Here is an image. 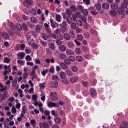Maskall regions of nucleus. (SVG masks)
<instances>
[{
  "instance_id": "1",
  "label": "nucleus",
  "mask_w": 128,
  "mask_h": 128,
  "mask_svg": "<svg viewBox=\"0 0 128 128\" xmlns=\"http://www.w3.org/2000/svg\"><path fill=\"white\" fill-rule=\"evenodd\" d=\"M50 95L52 100L56 101L58 100V98L56 92H51Z\"/></svg>"
},
{
  "instance_id": "2",
  "label": "nucleus",
  "mask_w": 128,
  "mask_h": 128,
  "mask_svg": "<svg viewBox=\"0 0 128 128\" xmlns=\"http://www.w3.org/2000/svg\"><path fill=\"white\" fill-rule=\"evenodd\" d=\"M38 66L37 65H36L32 67V71L30 73V76H33L36 74L35 73L36 70L38 69Z\"/></svg>"
},
{
  "instance_id": "3",
  "label": "nucleus",
  "mask_w": 128,
  "mask_h": 128,
  "mask_svg": "<svg viewBox=\"0 0 128 128\" xmlns=\"http://www.w3.org/2000/svg\"><path fill=\"white\" fill-rule=\"evenodd\" d=\"M32 0H25L23 4L24 6L28 7V6L32 4Z\"/></svg>"
},
{
  "instance_id": "4",
  "label": "nucleus",
  "mask_w": 128,
  "mask_h": 128,
  "mask_svg": "<svg viewBox=\"0 0 128 128\" xmlns=\"http://www.w3.org/2000/svg\"><path fill=\"white\" fill-rule=\"evenodd\" d=\"M47 106L50 108H51L52 107H55V106L58 107L59 106L58 104H57L55 103L50 102H49L47 104Z\"/></svg>"
},
{
  "instance_id": "5",
  "label": "nucleus",
  "mask_w": 128,
  "mask_h": 128,
  "mask_svg": "<svg viewBox=\"0 0 128 128\" xmlns=\"http://www.w3.org/2000/svg\"><path fill=\"white\" fill-rule=\"evenodd\" d=\"M118 12L120 14L122 18H123L124 17V8H120L118 10Z\"/></svg>"
},
{
  "instance_id": "6",
  "label": "nucleus",
  "mask_w": 128,
  "mask_h": 128,
  "mask_svg": "<svg viewBox=\"0 0 128 128\" xmlns=\"http://www.w3.org/2000/svg\"><path fill=\"white\" fill-rule=\"evenodd\" d=\"M25 56V53L23 52H20L17 54L18 58V59H22L24 58Z\"/></svg>"
},
{
  "instance_id": "7",
  "label": "nucleus",
  "mask_w": 128,
  "mask_h": 128,
  "mask_svg": "<svg viewBox=\"0 0 128 128\" xmlns=\"http://www.w3.org/2000/svg\"><path fill=\"white\" fill-rule=\"evenodd\" d=\"M40 128H48V126L46 122L40 123L39 124Z\"/></svg>"
},
{
  "instance_id": "8",
  "label": "nucleus",
  "mask_w": 128,
  "mask_h": 128,
  "mask_svg": "<svg viewBox=\"0 0 128 128\" xmlns=\"http://www.w3.org/2000/svg\"><path fill=\"white\" fill-rule=\"evenodd\" d=\"M78 79V77L77 76L73 77L70 79V81L72 83H74L76 82Z\"/></svg>"
},
{
  "instance_id": "9",
  "label": "nucleus",
  "mask_w": 128,
  "mask_h": 128,
  "mask_svg": "<svg viewBox=\"0 0 128 128\" xmlns=\"http://www.w3.org/2000/svg\"><path fill=\"white\" fill-rule=\"evenodd\" d=\"M65 72L66 74L69 76H71L73 74L71 70L69 69H66L65 71Z\"/></svg>"
},
{
  "instance_id": "10",
  "label": "nucleus",
  "mask_w": 128,
  "mask_h": 128,
  "mask_svg": "<svg viewBox=\"0 0 128 128\" xmlns=\"http://www.w3.org/2000/svg\"><path fill=\"white\" fill-rule=\"evenodd\" d=\"M50 84L51 86L53 88H56L58 86V83L56 81L54 82L52 81L51 82Z\"/></svg>"
},
{
  "instance_id": "11",
  "label": "nucleus",
  "mask_w": 128,
  "mask_h": 128,
  "mask_svg": "<svg viewBox=\"0 0 128 128\" xmlns=\"http://www.w3.org/2000/svg\"><path fill=\"white\" fill-rule=\"evenodd\" d=\"M60 64L61 67L63 69L65 70L68 68V66L64 63L61 62Z\"/></svg>"
},
{
  "instance_id": "12",
  "label": "nucleus",
  "mask_w": 128,
  "mask_h": 128,
  "mask_svg": "<svg viewBox=\"0 0 128 128\" xmlns=\"http://www.w3.org/2000/svg\"><path fill=\"white\" fill-rule=\"evenodd\" d=\"M112 8L113 9H116L118 8V4L116 3H112L111 6Z\"/></svg>"
},
{
  "instance_id": "13",
  "label": "nucleus",
  "mask_w": 128,
  "mask_h": 128,
  "mask_svg": "<svg viewBox=\"0 0 128 128\" xmlns=\"http://www.w3.org/2000/svg\"><path fill=\"white\" fill-rule=\"evenodd\" d=\"M90 92L91 94L93 96H96V93L95 89L91 88L90 90Z\"/></svg>"
},
{
  "instance_id": "14",
  "label": "nucleus",
  "mask_w": 128,
  "mask_h": 128,
  "mask_svg": "<svg viewBox=\"0 0 128 128\" xmlns=\"http://www.w3.org/2000/svg\"><path fill=\"white\" fill-rule=\"evenodd\" d=\"M29 45L32 46V47L34 48L35 49H37L38 48V45L37 44H35L34 43H32H32L30 42H29Z\"/></svg>"
},
{
  "instance_id": "15",
  "label": "nucleus",
  "mask_w": 128,
  "mask_h": 128,
  "mask_svg": "<svg viewBox=\"0 0 128 128\" xmlns=\"http://www.w3.org/2000/svg\"><path fill=\"white\" fill-rule=\"evenodd\" d=\"M109 4L107 3H105L103 4L102 5V7L104 9L106 10L108 8Z\"/></svg>"
},
{
  "instance_id": "16",
  "label": "nucleus",
  "mask_w": 128,
  "mask_h": 128,
  "mask_svg": "<svg viewBox=\"0 0 128 128\" xmlns=\"http://www.w3.org/2000/svg\"><path fill=\"white\" fill-rule=\"evenodd\" d=\"M42 28V26L41 25L39 24L37 25L36 28V32L39 33L40 30Z\"/></svg>"
},
{
  "instance_id": "17",
  "label": "nucleus",
  "mask_w": 128,
  "mask_h": 128,
  "mask_svg": "<svg viewBox=\"0 0 128 128\" xmlns=\"http://www.w3.org/2000/svg\"><path fill=\"white\" fill-rule=\"evenodd\" d=\"M67 46L68 48H71L74 46V44L72 42H70L68 43Z\"/></svg>"
},
{
  "instance_id": "18",
  "label": "nucleus",
  "mask_w": 128,
  "mask_h": 128,
  "mask_svg": "<svg viewBox=\"0 0 128 128\" xmlns=\"http://www.w3.org/2000/svg\"><path fill=\"white\" fill-rule=\"evenodd\" d=\"M110 15L113 17L115 16L116 14V12L115 10H111L110 12Z\"/></svg>"
},
{
  "instance_id": "19",
  "label": "nucleus",
  "mask_w": 128,
  "mask_h": 128,
  "mask_svg": "<svg viewBox=\"0 0 128 128\" xmlns=\"http://www.w3.org/2000/svg\"><path fill=\"white\" fill-rule=\"evenodd\" d=\"M33 104L35 106H38V107H39V108L42 107L43 106L42 104V103L40 102L39 103H38V102H34L33 103Z\"/></svg>"
},
{
  "instance_id": "20",
  "label": "nucleus",
  "mask_w": 128,
  "mask_h": 128,
  "mask_svg": "<svg viewBox=\"0 0 128 128\" xmlns=\"http://www.w3.org/2000/svg\"><path fill=\"white\" fill-rule=\"evenodd\" d=\"M66 53L68 55H74V53L73 51L70 50H68L66 51Z\"/></svg>"
},
{
  "instance_id": "21",
  "label": "nucleus",
  "mask_w": 128,
  "mask_h": 128,
  "mask_svg": "<svg viewBox=\"0 0 128 128\" xmlns=\"http://www.w3.org/2000/svg\"><path fill=\"white\" fill-rule=\"evenodd\" d=\"M60 77L62 79L66 78V76L64 72H61L60 74Z\"/></svg>"
},
{
  "instance_id": "22",
  "label": "nucleus",
  "mask_w": 128,
  "mask_h": 128,
  "mask_svg": "<svg viewBox=\"0 0 128 128\" xmlns=\"http://www.w3.org/2000/svg\"><path fill=\"white\" fill-rule=\"evenodd\" d=\"M30 20L32 22L34 23H36L38 21L36 18L34 16L31 17L30 18Z\"/></svg>"
},
{
  "instance_id": "23",
  "label": "nucleus",
  "mask_w": 128,
  "mask_h": 128,
  "mask_svg": "<svg viewBox=\"0 0 128 128\" xmlns=\"http://www.w3.org/2000/svg\"><path fill=\"white\" fill-rule=\"evenodd\" d=\"M2 35L3 37L5 39H8L9 37L8 34L6 32L2 33Z\"/></svg>"
},
{
  "instance_id": "24",
  "label": "nucleus",
  "mask_w": 128,
  "mask_h": 128,
  "mask_svg": "<svg viewBox=\"0 0 128 128\" xmlns=\"http://www.w3.org/2000/svg\"><path fill=\"white\" fill-rule=\"evenodd\" d=\"M32 99L35 102H37V99L38 98V96L36 94H34L32 95Z\"/></svg>"
},
{
  "instance_id": "25",
  "label": "nucleus",
  "mask_w": 128,
  "mask_h": 128,
  "mask_svg": "<svg viewBox=\"0 0 128 128\" xmlns=\"http://www.w3.org/2000/svg\"><path fill=\"white\" fill-rule=\"evenodd\" d=\"M59 48L60 50L62 52L66 50V48L63 45H60L59 46Z\"/></svg>"
},
{
  "instance_id": "26",
  "label": "nucleus",
  "mask_w": 128,
  "mask_h": 128,
  "mask_svg": "<svg viewBox=\"0 0 128 128\" xmlns=\"http://www.w3.org/2000/svg\"><path fill=\"white\" fill-rule=\"evenodd\" d=\"M76 60L79 62H82L83 60V58L82 57L80 56H77L76 58Z\"/></svg>"
},
{
  "instance_id": "27",
  "label": "nucleus",
  "mask_w": 128,
  "mask_h": 128,
  "mask_svg": "<svg viewBox=\"0 0 128 128\" xmlns=\"http://www.w3.org/2000/svg\"><path fill=\"white\" fill-rule=\"evenodd\" d=\"M90 12L93 15H96L97 14V12L94 10V8H90Z\"/></svg>"
},
{
  "instance_id": "28",
  "label": "nucleus",
  "mask_w": 128,
  "mask_h": 128,
  "mask_svg": "<svg viewBox=\"0 0 128 128\" xmlns=\"http://www.w3.org/2000/svg\"><path fill=\"white\" fill-rule=\"evenodd\" d=\"M10 61V58L6 57H4V62L6 63H8Z\"/></svg>"
},
{
  "instance_id": "29",
  "label": "nucleus",
  "mask_w": 128,
  "mask_h": 128,
  "mask_svg": "<svg viewBox=\"0 0 128 128\" xmlns=\"http://www.w3.org/2000/svg\"><path fill=\"white\" fill-rule=\"evenodd\" d=\"M61 16L59 14L56 15L55 16V19L58 22H60V18Z\"/></svg>"
},
{
  "instance_id": "30",
  "label": "nucleus",
  "mask_w": 128,
  "mask_h": 128,
  "mask_svg": "<svg viewBox=\"0 0 128 128\" xmlns=\"http://www.w3.org/2000/svg\"><path fill=\"white\" fill-rule=\"evenodd\" d=\"M62 81L63 83L64 84H68L69 83L68 80L66 78L62 79Z\"/></svg>"
},
{
  "instance_id": "31",
  "label": "nucleus",
  "mask_w": 128,
  "mask_h": 128,
  "mask_svg": "<svg viewBox=\"0 0 128 128\" xmlns=\"http://www.w3.org/2000/svg\"><path fill=\"white\" fill-rule=\"evenodd\" d=\"M71 69L73 72H77L78 70L77 68L74 66H72Z\"/></svg>"
},
{
  "instance_id": "32",
  "label": "nucleus",
  "mask_w": 128,
  "mask_h": 128,
  "mask_svg": "<svg viewBox=\"0 0 128 128\" xmlns=\"http://www.w3.org/2000/svg\"><path fill=\"white\" fill-rule=\"evenodd\" d=\"M69 33L71 35V38H74L75 35L74 34V31L72 30H70L69 32Z\"/></svg>"
},
{
  "instance_id": "33",
  "label": "nucleus",
  "mask_w": 128,
  "mask_h": 128,
  "mask_svg": "<svg viewBox=\"0 0 128 128\" xmlns=\"http://www.w3.org/2000/svg\"><path fill=\"white\" fill-rule=\"evenodd\" d=\"M67 20L68 24H70L72 22V20L70 16H68L66 18Z\"/></svg>"
},
{
  "instance_id": "34",
  "label": "nucleus",
  "mask_w": 128,
  "mask_h": 128,
  "mask_svg": "<svg viewBox=\"0 0 128 128\" xmlns=\"http://www.w3.org/2000/svg\"><path fill=\"white\" fill-rule=\"evenodd\" d=\"M27 25L30 28H33L35 27L34 24H31L30 22H28L27 23Z\"/></svg>"
},
{
  "instance_id": "35",
  "label": "nucleus",
  "mask_w": 128,
  "mask_h": 128,
  "mask_svg": "<svg viewBox=\"0 0 128 128\" xmlns=\"http://www.w3.org/2000/svg\"><path fill=\"white\" fill-rule=\"evenodd\" d=\"M64 38L67 40H69L70 39L69 35L67 34H65L64 35Z\"/></svg>"
},
{
  "instance_id": "36",
  "label": "nucleus",
  "mask_w": 128,
  "mask_h": 128,
  "mask_svg": "<svg viewBox=\"0 0 128 128\" xmlns=\"http://www.w3.org/2000/svg\"><path fill=\"white\" fill-rule=\"evenodd\" d=\"M52 78V80L55 81L57 82V81L59 80V78L57 76L54 75L53 76Z\"/></svg>"
},
{
  "instance_id": "37",
  "label": "nucleus",
  "mask_w": 128,
  "mask_h": 128,
  "mask_svg": "<svg viewBox=\"0 0 128 128\" xmlns=\"http://www.w3.org/2000/svg\"><path fill=\"white\" fill-rule=\"evenodd\" d=\"M55 122L56 124H59L61 121L60 118H56L54 119Z\"/></svg>"
},
{
  "instance_id": "38",
  "label": "nucleus",
  "mask_w": 128,
  "mask_h": 128,
  "mask_svg": "<svg viewBox=\"0 0 128 128\" xmlns=\"http://www.w3.org/2000/svg\"><path fill=\"white\" fill-rule=\"evenodd\" d=\"M61 31L62 32H64L67 30V28L66 27L61 26Z\"/></svg>"
},
{
  "instance_id": "39",
  "label": "nucleus",
  "mask_w": 128,
  "mask_h": 128,
  "mask_svg": "<svg viewBox=\"0 0 128 128\" xmlns=\"http://www.w3.org/2000/svg\"><path fill=\"white\" fill-rule=\"evenodd\" d=\"M82 49L85 52H88L89 50V49L85 46H82Z\"/></svg>"
},
{
  "instance_id": "40",
  "label": "nucleus",
  "mask_w": 128,
  "mask_h": 128,
  "mask_svg": "<svg viewBox=\"0 0 128 128\" xmlns=\"http://www.w3.org/2000/svg\"><path fill=\"white\" fill-rule=\"evenodd\" d=\"M77 38L78 40H81L83 39V36L81 34H78L77 36Z\"/></svg>"
},
{
  "instance_id": "41",
  "label": "nucleus",
  "mask_w": 128,
  "mask_h": 128,
  "mask_svg": "<svg viewBox=\"0 0 128 128\" xmlns=\"http://www.w3.org/2000/svg\"><path fill=\"white\" fill-rule=\"evenodd\" d=\"M68 58L70 60L73 62L75 60V58L73 56H70L68 57Z\"/></svg>"
},
{
  "instance_id": "42",
  "label": "nucleus",
  "mask_w": 128,
  "mask_h": 128,
  "mask_svg": "<svg viewBox=\"0 0 128 128\" xmlns=\"http://www.w3.org/2000/svg\"><path fill=\"white\" fill-rule=\"evenodd\" d=\"M49 46L50 48L52 50H54L55 48V47L53 43H52L50 44L49 45Z\"/></svg>"
},
{
  "instance_id": "43",
  "label": "nucleus",
  "mask_w": 128,
  "mask_h": 128,
  "mask_svg": "<svg viewBox=\"0 0 128 128\" xmlns=\"http://www.w3.org/2000/svg\"><path fill=\"white\" fill-rule=\"evenodd\" d=\"M75 52L78 54H79L81 52V51L80 48H77L75 49Z\"/></svg>"
},
{
  "instance_id": "44",
  "label": "nucleus",
  "mask_w": 128,
  "mask_h": 128,
  "mask_svg": "<svg viewBox=\"0 0 128 128\" xmlns=\"http://www.w3.org/2000/svg\"><path fill=\"white\" fill-rule=\"evenodd\" d=\"M76 23L79 26H82V23L80 20H76Z\"/></svg>"
},
{
  "instance_id": "45",
  "label": "nucleus",
  "mask_w": 128,
  "mask_h": 128,
  "mask_svg": "<svg viewBox=\"0 0 128 128\" xmlns=\"http://www.w3.org/2000/svg\"><path fill=\"white\" fill-rule=\"evenodd\" d=\"M128 4L124 2H122L121 4L122 7L121 8H126Z\"/></svg>"
},
{
  "instance_id": "46",
  "label": "nucleus",
  "mask_w": 128,
  "mask_h": 128,
  "mask_svg": "<svg viewBox=\"0 0 128 128\" xmlns=\"http://www.w3.org/2000/svg\"><path fill=\"white\" fill-rule=\"evenodd\" d=\"M96 6L98 11L100 10L101 6V5L99 3L98 4H97L96 5Z\"/></svg>"
},
{
  "instance_id": "47",
  "label": "nucleus",
  "mask_w": 128,
  "mask_h": 128,
  "mask_svg": "<svg viewBox=\"0 0 128 128\" xmlns=\"http://www.w3.org/2000/svg\"><path fill=\"white\" fill-rule=\"evenodd\" d=\"M16 27L18 30H20L22 29V26L19 24H16Z\"/></svg>"
},
{
  "instance_id": "48",
  "label": "nucleus",
  "mask_w": 128,
  "mask_h": 128,
  "mask_svg": "<svg viewBox=\"0 0 128 128\" xmlns=\"http://www.w3.org/2000/svg\"><path fill=\"white\" fill-rule=\"evenodd\" d=\"M88 11L87 9H84L82 10L83 14L85 16H87L88 14Z\"/></svg>"
},
{
  "instance_id": "49",
  "label": "nucleus",
  "mask_w": 128,
  "mask_h": 128,
  "mask_svg": "<svg viewBox=\"0 0 128 128\" xmlns=\"http://www.w3.org/2000/svg\"><path fill=\"white\" fill-rule=\"evenodd\" d=\"M41 35L44 40H47L48 39V37L45 33H42Z\"/></svg>"
},
{
  "instance_id": "50",
  "label": "nucleus",
  "mask_w": 128,
  "mask_h": 128,
  "mask_svg": "<svg viewBox=\"0 0 128 128\" xmlns=\"http://www.w3.org/2000/svg\"><path fill=\"white\" fill-rule=\"evenodd\" d=\"M84 34L86 38H88L90 36V34L88 32H85Z\"/></svg>"
},
{
  "instance_id": "51",
  "label": "nucleus",
  "mask_w": 128,
  "mask_h": 128,
  "mask_svg": "<svg viewBox=\"0 0 128 128\" xmlns=\"http://www.w3.org/2000/svg\"><path fill=\"white\" fill-rule=\"evenodd\" d=\"M25 59L27 61H30L32 60V58L29 55H27L25 58Z\"/></svg>"
},
{
  "instance_id": "52",
  "label": "nucleus",
  "mask_w": 128,
  "mask_h": 128,
  "mask_svg": "<svg viewBox=\"0 0 128 128\" xmlns=\"http://www.w3.org/2000/svg\"><path fill=\"white\" fill-rule=\"evenodd\" d=\"M122 123L126 128H128V122L124 121Z\"/></svg>"
},
{
  "instance_id": "53",
  "label": "nucleus",
  "mask_w": 128,
  "mask_h": 128,
  "mask_svg": "<svg viewBox=\"0 0 128 128\" xmlns=\"http://www.w3.org/2000/svg\"><path fill=\"white\" fill-rule=\"evenodd\" d=\"M66 57V55L64 54H60L59 56L60 58L62 59H64Z\"/></svg>"
},
{
  "instance_id": "54",
  "label": "nucleus",
  "mask_w": 128,
  "mask_h": 128,
  "mask_svg": "<svg viewBox=\"0 0 128 128\" xmlns=\"http://www.w3.org/2000/svg\"><path fill=\"white\" fill-rule=\"evenodd\" d=\"M64 62L68 65H69L71 64V62H70L69 60L67 58H65L64 60Z\"/></svg>"
},
{
  "instance_id": "55",
  "label": "nucleus",
  "mask_w": 128,
  "mask_h": 128,
  "mask_svg": "<svg viewBox=\"0 0 128 128\" xmlns=\"http://www.w3.org/2000/svg\"><path fill=\"white\" fill-rule=\"evenodd\" d=\"M10 27L12 30H14L15 29V27L14 24L12 23H10L9 24Z\"/></svg>"
},
{
  "instance_id": "56",
  "label": "nucleus",
  "mask_w": 128,
  "mask_h": 128,
  "mask_svg": "<svg viewBox=\"0 0 128 128\" xmlns=\"http://www.w3.org/2000/svg\"><path fill=\"white\" fill-rule=\"evenodd\" d=\"M22 28L24 30L26 31L27 30L28 27L26 24L24 23L22 24Z\"/></svg>"
},
{
  "instance_id": "57",
  "label": "nucleus",
  "mask_w": 128,
  "mask_h": 128,
  "mask_svg": "<svg viewBox=\"0 0 128 128\" xmlns=\"http://www.w3.org/2000/svg\"><path fill=\"white\" fill-rule=\"evenodd\" d=\"M70 8L72 12H75L76 10V6H75L74 5L71 6Z\"/></svg>"
},
{
  "instance_id": "58",
  "label": "nucleus",
  "mask_w": 128,
  "mask_h": 128,
  "mask_svg": "<svg viewBox=\"0 0 128 128\" xmlns=\"http://www.w3.org/2000/svg\"><path fill=\"white\" fill-rule=\"evenodd\" d=\"M57 37L60 40H62L63 38V36L60 34H58Z\"/></svg>"
},
{
  "instance_id": "59",
  "label": "nucleus",
  "mask_w": 128,
  "mask_h": 128,
  "mask_svg": "<svg viewBox=\"0 0 128 128\" xmlns=\"http://www.w3.org/2000/svg\"><path fill=\"white\" fill-rule=\"evenodd\" d=\"M90 32L92 34H97V32L96 31L92 28H91L90 30Z\"/></svg>"
},
{
  "instance_id": "60",
  "label": "nucleus",
  "mask_w": 128,
  "mask_h": 128,
  "mask_svg": "<svg viewBox=\"0 0 128 128\" xmlns=\"http://www.w3.org/2000/svg\"><path fill=\"white\" fill-rule=\"evenodd\" d=\"M56 42L58 45H60L62 44V42L60 40L56 39Z\"/></svg>"
},
{
  "instance_id": "61",
  "label": "nucleus",
  "mask_w": 128,
  "mask_h": 128,
  "mask_svg": "<svg viewBox=\"0 0 128 128\" xmlns=\"http://www.w3.org/2000/svg\"><path fill=\"white\" fill-rule=\"evenodd\" d=\"M48 70H43L41 72L43 76H44L48 72Z\"/></svg>"
},
{
  "instance_id": "62",
  "label": "nucleus",
  "mask_w": 128,
  "mask_h": 128,
  "mask_svg": "<svg viewBox=\"0 0 128 128\" xmlns=\"http://www.w3.org/2000/svg\"><path fill=\"white\" fill-rule=\"evenodd\" d=\"M16 80V78H15L14 79V81L13 82L12 85L13 87H15L16 86L17 83Z\"/></svg>"
},
{
  "instance_id": "63",
  "label": "nucleus",
  "mask_w": 128,
  "mask_h": 128,
  "mask_svg": "<svg viewBox=\"0 0 128 128\" xmlns=\"http://www.w3.org/2000/svg\"><path fill=\"white\" fill-rule=\"evenodd\" d=\"M18 63L21 65H24V62L22 60H18L17 61Z\"/></svg>"
},
{
  "instance_id": "64",
  "label": "nucleus",
  "mask_w": 128,
  "mask_h": 128,
  "mask_svg": "<svg viewBox=\"0 0 128 128\" xmlns=\"http://www.w3.org/2000/svg\"><path fill=\"white\" fill-rule=\"evenodd\" d=\"M36 13V10L34 9H32L31 11V13L33 15H35Z\"/></svg>"
}]
</instances>
